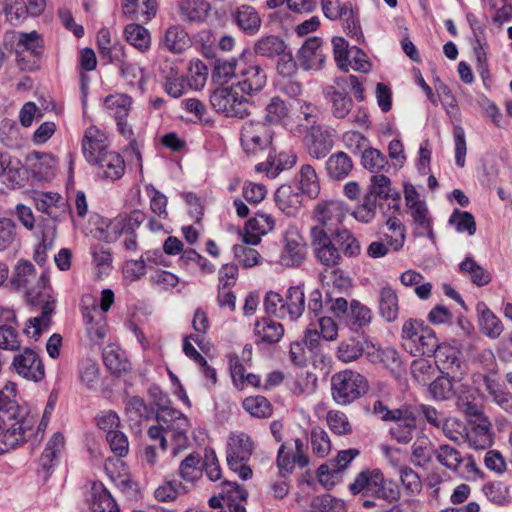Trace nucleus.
<instances>
[{"mask_svg":"<svg viewBox=\"0 0 512 512\" xmlns=\"http://www.w3.org/2000/svg\"><path fill=\"white\" fill-rule=\"evenodd\" d=\"M10 284L15 290L25 291L27 300L41 308V314L29 318L23 329L27 337L37 340L42 332L49 328L51 315L55 309V300L44 292L49 285V277L45 272L38 276L30 261L20 259L13 269Z\"/></svg>","mask_w":512,"mask_h":512,"instance_id":"1","label":"nucleus"},{"mask_svg":"<svg viewBox=\"0 0 512 512\" xmlns=\"http://www.w3.org/2000/svg\"><path fill=\"white\" fill-rule=\"evenodd\" d=\"M16 11H14V20L22 23L28 17L40 16L46 8V0H16Z\"/></svg>","mask_w":512,"mask_h":512,"instance_id":"47","label":"nucleus"},{"mask_svg":"<svg viewBox=\"0 0 512 512\" xmlns=\"http://www.w3.org/2000/svg\"><path fill=\"white\" fill-rule=\"evenodd\" d=\"M365 345V341L355 338L343 340L338 346L337 358L344 363L356 361L363 355Z\"/></svg>","mask_w":512,"mask_h":512,"instance_id":"46","label":"nucleus"},{"mask_svg":"<svg viewBox=\"0 0 512 512\" xmlns=\"http://www.w3.org/2000/svg\"><path fill=\"white\" fill-rule=\"evenodd\" d=\"M440 346L441 345L438 344V339L434 331L428 327L426 330L422 331L420 336L417 338L415 347H413L409 352L414 356H434Z\"/></svg>","mask_w":512,"mask_h":512,"instance_id":"52","label":"nucleus"},{"mask_svg":"<svg viewBox=\"0 0 512 512\" xmlns=\"http://www.w3.org/2000/svg\"><path fill=\"white\" fill-rule=\"evenodd\" d=\"M346 212L343 202L339 200L318 203L314 210V217L319 225L312 228H323L332 235L336 229H340L339 225L344 220Z\"/></svg>","mask_w":512,"mask_h":512,"instance_id":"12","label":"nucleus"},{"mask_svg":"<svg viewBox=\"0 0 512 512\" xmlns=\"http://www.w3.org/2000/svg\"><path fill=\"white\" fill-rule=\"evenodd\" d=\"M324 16L331 21H338L350 12L352 4L348 0H320Z\"/></svg>","mask_w":512,"mask_h":512,"instance_id":"58","label":"nucleus"},{"mask_svg":"<svg viewBox=\"0 0 512 512\" xmlns=\"http://www.w3.org/2000/svg\"><path fill=\"white\" fill-rule=\"evenodd\" d=\"M124 36L129 44L142 52L150 47L149 31L139 24H128L124 29Z\"/></svg>","mask_w":512,"mask_h":512,"instance_id":"48","label":"nucleus"},{"mask_svg":"<svg viewBox=\"0 0 512 512\" xmlns=\"http://www.w3.org/2000/svg\"><path fill=\"white\" fill-rule=\"evenodd\" d=\"M277 207L286 215L293 216L299 211L302 195L291 185H281L275 192Z\"/></svg>","mask_w":512,"mask_h":512,"instance_id":"23","label":"nucleus"},{"mask_svg":"<svg viewBox=\"0 0 512 512\" xmlns=\"http://www.w3.org/2000/svg\"><path fill=\"white\" fill-rule=\"evenodd\" d=\"M286 50L285 42L276 35H266L259 38L254 46L255 55L273 59Z\"/></svg>","mask_w":512,"mask_h":512,"instance_id":"34","label":"nucleus"},{"mask_svg":"<svg viewBox=\"0 0 512 512\" xmlns=\"http://www.w3.org/2000/svg\"><path fill=\"white\" fill-rule=\"evenodd\" d=\"M434 450L430 439L421 436L411 446V461L415 466L424 467L431 462Z\"/></svg>","mask_w":512,"mask_h":512,"instance_id":"41","label":"nucleus"},{"mask_svg":"<svg viewBox=\"0 0 512 512\" xmlns=\"http://www.w3.org/2000/svg\"><path fill=\"white\" fill-rule=\"evenodd\" d=\"M306 257V243L298 229L288 227L283 234V249L280 263L286 267L299 266Z\"/></svg>","mask_w":512,"mask_h":512,"instance_id":"11","label":"nucleus"},{"mask_svg":"<svg viewBox=\"0 0 512 512\" xmlns=\"http://www.w3.org/2000/svg\"><path fill=\"white\" fill-rule=\"evenodd\" d=\"M310 236L315 257L322 265L334 267L341 263L342 256L328 231L323 228H311Z\"/></svg>","mask_w":512,"mask_h":512,"instance_id":"8","label":"nucleus"},{"mask_svg":"<svg viewBox=\"0 0 512 512\" xmlns=\"http://www.w3.org/2000/svg\"><path fill=\"white\" fill-rule=\"evenodd\" d=\"M297 156L290 152H280L273 161L261 162L255 166L257 172H266L269 178H275L281 171L292 168Z\"/></svg>","mask_w":512,"mask_h":512,"instance_id":"31","label":"nucleus"},{"mask_svg":"<svg viewBox=\"0 0 512 512\" xmlns=\"http://www.w3.org/2000/svg\"><path fill=\"white\" fill-rule=\"evenodd\" d=\"M310 506L311 510H317V512H347L346 503L330 494L315 496Z\"/></svg>","mask_w":512,"mask_h":512,"instance_id":"56","label":"nucleus"},{"mask_svg":"<svg viewBox=\"0 0 512 512\" xmlns=\"http://www.w3.org/2000/svg\"><path fill=\"white\" fill-rule=\"evenodd\" d=\"M255 333L262 342L268 344L278 343L284 335L281 323L270 318H262L255 324Z\"/></svg>","mask_w":512,"mask_h":512,"instance_id":"37","label":"nucleus"},{"mask_svg":"<svg viewBox=\"0 0 512 512\" xmlns=\"http://www.w3.org/2000/svg\"><path fill=\"white\" fill-rule=\"evenodd\" d=\"M146 214L141 210H133L130 214H120L106 225V229L97 228V236L105 242H114L122 234H135L137 228L145 221Z\"/></svg>","mask_w":512,"mask_h":512,"instance_id":"7","label":"nucleus"},{"mask_svg":"<svg viewBox=\"0 0 512 512\" xmlns=\"http://www.w3.org/2000/svg\"><path fill=\"white\" fill-rule=\"evenodd\" d=\"M323 95L330 104L332 115L339 120L346 119L354 107L353 99L348 93L336 92L333 88H324Z\"/></svg>","mask_w":512,"mask_h":512,"instance_id":"25","label":"nucleus"},{"mask_svg":"<svg viewBox=\"0 0 512 512\" xmlns=\"http://www.w3.org/2000/svg\"><path fill=\"white\" fill-rule=\"evenodd\" d=\"M367 390L366 378L356 371H340L331 378L332 397L339 405L352 403L364 395Z\"/></svg>","mask_w":512,"mask_h":512,"instance_id":"3","label":"nucleus"},{"mask_svg":"<svg viewBox=\"0 0 512 512\" xmlns=\"http://www.w3.org/2000/svg\"><path fill=\"white\" fill-rule=\"evenodd\" d=\"M179 10L183 19L189 22H202L208 15L210 4L206 0H182Z\"/></svg>","mask_w":512,"mask_h":512,"instance_id":"38","label":"nucleus"},{"mask_svg":"<svg viewBox=\"0 0 512 512\" xmlns=\"http://www.w3.org/2000/svg\"><path fill=\"white\" fill-rule=\"evenodd\" d=\"M479 324L482 332L492 338H498L503 331L501 320L487 307L484 302L477 304Z\"/></svg>","mask_w":512,"mask_h":512,"instance_id":"33","label":"nucleus"},{"mask_svg":"<svg viewBox=\"0 0 512 512\" xmlns=\"http://www.w3.org/2000/svg\"><path fill=\"white\" fill-rule=\"evenodd\" d=\"M238 58L217 59L215 61L212 78L219 84L227 83L230 79L238 76Z\"/></svg>","mask_w":512,"mask_h":512,"instance_id":"45","label":"nucleus"},{"mask_svg":"<svg viewBox=\"0 0 512 512\" xmlns=\"http://www.w3.org/2000/svg\"><path fill=\"white\" fill-rule=\"evenodd\" d=\"M16 385L7 383L3 390L0 391V417L1 423L11 420L13 416L20 413L19 405L15 400Z\"/></svg>","mask_w":512,"mask_h":512,"instance_id":"39","label":"nucleus"},{"mask_svg":"<svg viewBox=\"0 0 512 512\" xmlns=\"http://www.w3.org/2000/svg\"><path fill=\"white\" fill-rule=\"evenodd\" d=\"M97 47L101 59L106 63H114L115 60H119L124 50L121 44H111L110 31L105 27L98 31Z\"/></svg>","mask_w":512,"mask_h":512,"instance_id":"35","label":"nucleus"},{"mask_svg":"<svg viewBox=\"0 0 512 512\" xmlns=\"http://www.w3.org/2000/svg\"><path fill=\"white\" fill-rule=\"evenodd\" d=\"M132 98L127 94L116 93L105 97L103 106L107 113L115 120H124L129 115Z\"/></svg>","mask_w":512,"mask_h":512,"instance_id":"32","label":"nucleus"},{"mask_svg":"<svg viewBox=\"0 0 512 512\" xmlns=\"http://www.w3.org/2000/svg\"><path fill=\"white\" fill-rule=\"evenodd\" d=\"M234 259L243 268H251L260 264L261 255L259 252L245 244H237L233 246Z\"/></svg>","mask_w":512,"mask_h":512,"instance_id":"62","label":"nucleus"},{"mask_svg":"<svg viewBox=\"0 0 512 512\" xmlns=\"http://www.w3.org/2000/svg\"><path fill=\"white\" fill-rule=\"evenodd\" d=\"M299 188L310 198H316L320 192V183L315 169L309 165H302L299 172Z\"/></svg>","mask_w":512,"mask_h":512,"instance_id":"43","label":"nucleus"},{"mask_svg":"<svg viewBox=\"0 0 512 512\" xmlns=\"http://www.w3.org/2000/svg\"><path fill=\"white\" fill-rule=\"evenodd\" d=\"M304 144L312 158L322 159L333 148V133L323 126H312L304 137Z\"/></svg>","mask_w":512,"mask_h":512,"instance_id":"15","label":"nucleus"},{"mask_svg":"<svg viewBox=\"0 0 512 512\" xmlns=\"http://www.w3.org/2000/svg\"><path fill=\"white\" fill-rule=\"evenodd\" d=\"M377 206V200L365 193L361 203L353 210L352 216L358 222L371 223L376 217Z\"/></svg>","mask_w":512,"mask_h":512,"instance_id":"59","label":"nucleus"},{"mask_svg":"<svg viewBox=\"0 0 512 512\" xmlns=\"http://www.w3.org/2000/svg\"><path fill=\"white\" fill-rule=\"evenodd\" d=\"M422 322L418 320L409 319L404 322L401 330V337L403 340V347L410 351L415 347L417 338L420 336L422 331L426 330Z\"/></svg>","mask_w":512,"mask_h":512,"instance_id":"61","label":"nucleus"},{"mask_svg":"<svg viewBox=\"0 0 512 512\" xmlns=\"http://www.w3.org/2000/svg\"><path fill=\"white\" fill-rule=\"evenodd\" d=\"M274 129L260 120H250L243 124L240 134L241 147L250 157H257L268 151L271 157Z\"/></svg>","mask_w":512,"mask_h":512,"instance_id":"2","label":"nucleus"},{"mask_svg":"<svg viewBox=\"0 0 512 512\" xmlns=\"http://www.w3.org/2000/svg\"><path fill=\"white\" fill-rule=\"evenodd\" d=\"M379 313L386 321L392 322L399 314L398 296L391 287H383L379 293Z\"/></svg>","mask_w":512,"mask_h":512,"instance_id":"36","label":"nucleus"},{"mask_svg":"<svg viewBox=\"0 0 512 512\" xmlns=\"http://www.w3.org/2000/svg\"><path fill=\"white\" fill-rule=\"evenodd\" d=\"M344 320L352 326L362 328L370 324L372 312L366 305L357 300H352L348 315L345 316Z\"/></svg>","mask_w":512,"mask_h":512,"instance_id":"53","label":"nucleus"},{"mask_svg":"<svg viewBox=\"0 0 512 512\" xmlns=\"http://www.w3.org/2000/svg\"><path fill=\"white\" fill-rule=\"evenodd\" d=\"M29 53L31 56H42L43 39L37 31L18 32L15 35V54Z\"/></svg>","mask_w":512,"mask_h":512,"instance_id":"28","label":"nucleus"},{"mask_svg":"<svg viewBox=\"0 0 512 512\" xmlns=\"http://www.w3.org/2000/svg\"><path fill=\"white\" fill-rule=\"evenodd\" d=\"M288 115L286 103L278 96L272 97L265 107V115L261 121L274 127Z\"/></svg>","mask_w":512,"mask_h":512,"instance_id":"55","label":"nucleus"},{"mask_svg":"<svg viewBox=\"0 0 512 512\" xmlns=\"http://www.w3.org/2000/svg\"><path fill=\"white\" fill-rule=\"evenodd\" d=\"M436 460L445 468L457 472L464 461L460 451L456 448L442 444L434 450Z\"/></svg>","mask_w":512,"mask_h":512,"instance_id":"42","label":"nucleus"},{"mask_svg":"<svg viewBox=\"0 0 512 512\" xmlns=\"http://www.w3.org/2000/svg\"><path fill=\"white\" fill-rule=\"evenodd\" d=\"M361 165L371 173L378 174L390 167L386 156L378 149L369 146L361 155Z\"/></svg>","mask_w":512,"mask_h":512,"instance_id":"44","label":"nucleus"},{"mask_svg":"<svg viewBox=\"0 0 512 512\" xmlns=\"http://www.w3.org/2000/svg\"><path fill=\"white\" fill-rule=\"evenodd\" d=\"M459 269L463 273H467L473 284L477 286L487 285L491 281L490 273L480 266L472 257H466L460 264Z\"/></svg>","mask_w":512,"mask_h":512,"instance_id":"50","label":"nucleus"},{"mask_svg":"<svg viewBox=\"0 0 512 512\" xmlns=\"http://www.w3.org/2000/svg\"><path fill=\"white\" fill-rule=\"evenodd\" d=\"M380 469H365L358 473L352 483L349 484V491L352 495L361 494L364 497H372L379 479Z\"/></svg>","mask_w":512,"mask_h":512,"instance_id":"26","label":"nucleus"},{"mask_svg":"<svg viewBox=\"0 0 512 512\" xmlns=\"http://www.w3.org/2000/svg\"><path fill=\"white\" fill-rule=\"evenodd\" d=\"M347 87L351 88L357 101L362 102L365 99L364 88L360 79L355 75L341 76L334 79V83L325 88H333L336 92L347 93Z\"/></svg>","mask_w":512,"mask_h":512,"instance_id":"54","label":"nucleus"},{"mask_svg":"<svg viewBox=\"0 0 512 512\" xmlns=\"http://www.w3.org/2000/svg\"><path fill=\"white\" fill-rule=\"evenodd\" d=\"M354 168L352 158L344 151L332 153L325 162L327 176L335 181L346 179Z\"/></svg>","mask_w":512,"mask_h":512,"instance_id":"21","label":"nucleus"},{"mask_svg":"<svg viewBox=\"0 0 512 512\" xmlns=\"http://www.w3.org/2000/svg\"><path fill=\"white\" fill-rule=\"evenodd\" d=\"M267 75L257 59L250 52L239 56L236 87L246 95L260 92L266 85Z\"/></svg>","mask_w":512,"mask_h":512,"instance_id":"4","label":"nucleus"},{"mask_svg":"<svg viewBox=\"0 0 512 512\" xmlns=\"http://www.w3.org/2000/svg\"><path fill=\"white\" fill-rule=\"evenodd\" d=\"M254 443L245 433H232L227 445V464L235 466L236 461H248L253 453Z\"/></svg>","mask_w":512,"mask_h":512,"instance_id":"19","label":"nucleus"},{"mask_svg":"<svg viewBox=\"0 0 512 512\" xmlns=\"http://www.w3.org/2000/svg\"><path fill=\"white\" fill-rule=\"evenodd\" d=\"M297 57L304 70H320L326 60L322 40L318 37H309L299 49Z\"/></svg>","mask_w":512,"mask_h":512,"instance_id":"16","label":"nucleus"},{"mask_svg":"<svg viewBox=\"0 0 512 512\" xmlns=\"http://www.w3.org/2000/svg\"><path fill=\"white\" fill-rule=\"evenodd\" d=\"M64 448V437L60 433H55L47 442L46 447L40 457L39 463L41 469L45 472L47 479L51 471L59 462V455Z\"/></svg>","mask_w":512,"mask_h":512,"instance_id":"24","label":"nucleus"},{"mask_svg":"<svg viewBox=\"0 0 512 512\" xmlns=\"http://www.w3.org/2000/svg\"><path fill=\"white\" fill-rule=\"evenodd\" d=\"M237 26L246 34H256L261 26V18L256 9L249 5H242L237 8L233 15Z\"/></svg>","mask_w":512,"mask_h":512,"instance_id":"29","label":"nucleus"},{"mask_svg":"<svg viewBox=\"0 0 512 512\" xmlns=\"http://www.w3.org/2000/svg\"><path fill=\"white\" fill-rule=\"evenodd\" d=\"M179 476L186 482H195L202 477V458L199 453L188 454L179 465Z\"/></svg>","mask_w":512,"mask_h":512,"instance_id":"40","label":"nucleus"},{"mask_svg":"<svg viewBox=\"0 0 512 512\" xmlns=\"http://www.w3.org/2000/svg\"><path fill=\"white\" fill-rule=\"evenodd\" d=\"M236 85L221 86L210 95L212 107L226 117L244 118L249 115V101L237 92Z\"/></svg>","mask_w":512,"mask_h":512,"instance_id":"5","label":"nucleus"},{"mask_svg":"<svg viewBox=\"0 0 512 512\" xmlns=\"http://www.w3.org/2000/svg\"><path fill=\"white\" fill-rule=\"evenodd\" d=\"M106 141L105 134L95 126H91L85 131L82 139V150L89 163L95 164L99 158L110 152Z\"/></svg>","mask_w":512,"mask_h":512,"instance_id":"17","label":"nucleus"},{"mask_svg":"<svg viewBox=\"0 0 512 512\" xmlns=\"http://www.w3.org/2000/svg\"><path fill=\"white\" fill-rule=\"evenodd\" d=\"M294 444V452L286 451L287 447L285 444H281L278 449L276 462L283 477L292 473L295 466L304 468L309 464V458L306 454L307 442L296 438Z\"/></svg>","mask_w":512,"mask_h":512,"instance_id":"14","label":"nucleus"},{"mask_svg":"<svg viewBox=\"0 0 512 512\" xmlns=\"http://www.w3.org/2000/svg\"><path fill=\"white\" fill-rule=\"evenodd\" d=\"M98 167V175L107 180L120 179L125 171V162L120 154L110 151L94 164Z\"/></svg>","mask_w":512,"mask_h":512,"instance_id":"22","label":"nucleus"},{"mask_svg":"<svg viewBox=\"0 0 512 512\" xmlns=\"http://www.w3.org/2000/svg\"><path fill=\"white\" fill-rule=\"evenodd\" d=\"M434 359L442 374L451 376L455 381H460L466 372V364L460 352L451 346L441 345L434 354Z\"/></svg>","mask_w":512,"mask_h":512,"instance_id":"13","label":"nucleus"},{"mask_svg":"<svg viewBox=\"0 0 512 512\" xmlns=\"http://www.w3.org/2000/svg\"><path fill=\"white\" fill-rule=\"evenodd\" d=\"M449 224L454 225L459 233L467 232L472 236L476 232V222L474 216L467 211L455 209L449 218Z\"/></svg>","mask_w":512,"mask_h":512,"instance_id":"64","label":"nucleus"},{"mask_svg":"<svg viewBox=\"0 0 512 512\" xmlns=\"http://www.w3.org/2000/svg\"><path fill=\"white\" fill-rule=\"evenodd\" d=\"M12 368L22 378L40 382L45 377V368L40 355L31 348H25L13 357Z\"/></svg>","mask_w":512,"mask_h":512,"instance_id":"10","label":"nucleus"},{"mask_svg":"<svg viewBox=\"0 0 512 512\" xmlns=\"http://www.w3.org/2000/svg\"><path fill=\"white\" fill-rule=\"evenodd\" d=\"M285 318L298 320L305 311V294L300 286L290 287L284 299Z\"/></svg>","mask_w":512,"mask_h":512,"instance_id":"30","label":"nucleus"},{"mask_svg":"<svg viewBox=\"0 0 512 512\" xmlns=\"http://www.w3.org/2000/svg\"><path fill=\"white\" fill-rule=\"evenodd\" d=\"M399 476L401 484L409 496H414L422 490V481L419 474L409 466H401L399 468Z\"/></svg>","mask_w":512,"mask_h":512,"instance_id":"63","label":"nucleus"},{"mask_svg":"<svg viewBox=\"0 0 512 512\" xmlns=\"http://www.w3.org/2000/svg\"><path fill=\"white\" fill-rule=\"evenodd\" d=\"M378 482L372 497L389 503L397 502L400 499L401 493L398 484L391 479H385L382 471L380 472Z\"/></svg>","mask_w":512,"mask_h":512,"instance_id":"57","label":"nucleus"},{"mask_svg":"<svg viewBox=\"0 0 512 512\" xmlns=\"http://www.w3.org/2000/svg\"><path fill=\"white\" fill-rule=\"evenodd\" d=\"M82 316L89 339L94 343H101L107 334V323L103 313L95 305L84 306Z\"/></svg>","mask_w":512,"mask_h":512,"instance_id":"20","label":"nucleus"},{"mask_svg":"<svg viewBox=\"0 0 512 512\" xmlns=\"http://www.w3.org/2000/svg\"><path fill=\"white\" fill-rule=\"evenodd\" d=\"M366 193L375 200L377 198L391 200V203H389L391 209L398 211L400 208V193L392 188L391 180L383 174H376L371 177Z\"/></svg>","mask_w":512,"mask_h":512,"instance_id":"18","label":"nucleus"},{"mask_svg":"<svg viewBox=\"0 0 512 512\" xmlns=\"http://www.w3.org/2000/svg\"><path fill=\"white\" fill-rule=\"evenodd\" d=\"M466 439L476 449H485L492 444L490 423L487 419L480 420L470 432L466 433Z\"/></svg>","mask_w":512,"mask_h":512,"instance_id":"51","label":"nucleus"},{"mask_svg":"<svg viewBox=\"0 0 512 512\" xmlns=\"http://www.w3.org/2000/svg\"><path fill=\"white\" fill-rule=\"evenodd\" d=\"M332 238L335 244L340 247L345 256L355 257L360 253L359 241L348 229H336L332 233Z\"/></svg>","mask_w":512,"mask_h":512,"instance_id":"49","label":"nucleus"},{"mask_svg":"<svg viewBox=\"0 0 512 512\" xmlns=\"http://www.w3.org/2000/svg\"><path fill=\"white\" fill-rule=\"evenodd\" d=\"M342 143L344 147L354 155H362L370 146L369 139L362 133L349 130L342 134Z\"/></svg>","mask_w":512,"mask_h":512,"instance_id":"60","label":"nucleus"},{"mask_svg":"<svg viewBox=\"0 0 512 512\" xmlns=\"http://www.w3.org/2000/svg\"><path fill=\"white\" fill-rule=\"evenodd\" d=\"M3 423L2 442L8 449H15L24 444L34 433L36 419L32 415L16 414Z\"/></svg>","mask_w":512,"mask_h":512,"instance_id":"6","label":"nucleus"},{"mask_svg":"<svg viewBox=\"0 0 512 512\" xmlns=\"http://www.w3.org/2000/svg\"><path fill=\"white\" fill-rule=\"evenodd\" d=\"M418 410L416 405L404 404L397 408V413L390 427L391 437L399 444H408L412 441L417 429Z\"/></svg>","mask_w":512,"mask_h":512,"instance_id":"9","label":"nucleus"},{"mask_svg":"<svg viewBox=\"0 0 512 512\" xmlns=\"http://www.w3.org/2000/svg\"><path fill=\"white\" fill-rule=\"evenodd\" d=\"M89 501L93 512H119L115 500L101 482L92 484Z\"/></svg>","mask_w":512,"mask_h":512,"instance_id":"27","label":"nucleus"}]
</instances>
